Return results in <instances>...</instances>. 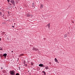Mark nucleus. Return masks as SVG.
<instances>
[{"instance_id":"nucleus-1","label":"nucleus","mask_w":75,"mask_h":75,"mask_svg":"<svg viewBox=\"0 0 75 75\" xmlns=\"http://www.w3.org/2000/svg\"><path fill=\"white\" fill-rule=\"evenodd\" d=\"M9 73L11 75H15L16 74V71L14 70H10L9 71Z\"/></svg>"},{"instance_id":"nucleus-2","label":"nucleus","mask_w":75,"mask_h":75,"mask_svg":"<svg viewBox=\"0 0 75 75\" xmlns=\"http://www.w3.org/2000/svg\"><path fill=\"white\" fill-rule=\"evenodd\" d=\"M10 2L13 4V6H15V1L13 0L10 1Z\"/></svg>"},{"instance_id":"nucleus-3","label":"nucleus","mask_w":75,"mask_h":75,"mask_svg":"<svg viewBox=\"0 0 75 75\" xmlns=\"http://www.w3.org/2000/svg\"><path fill=\"white\" fill-rule=\"evenodd\" d=\"M32 50H33V51H38V49H37L35 47H33L32 49Z\"/></svg>"},{"instance_id":"nucleus-4","label":"nucleus","mask_w":75,"mask_h":75,"mask_svg":"<svg viewBox=\"0 0 75 75\" xmlns=\"http://www.w3.org/2000/svg\"><path fill=\"white\" fill-rule=\"evenodd\" d=\"M48 27V28H50V23H48L46 26V27Z\"/></svg>"},{"instance_id":"nucleus-5","label":"nucleus","mask_w":75,"mask_h":75,"mask_svg":"<svg viewBox=\"0 0 75 75\" xmlns=\"http://www.w3.org/2000/svg\"><path fill=\"white\" fill-rule=\"evenodd\" d=\"M43 7H44V5L42 4H40V8H42Z\"/></svg>"},{"instance_id":"nucleus-6","label":"nucleus","mask_w":75,"mask_h":75,"mask_svg":"<svg viewBox=\"0 0 75 75\" xmlns=\"http://www.w3.org/2000/svg\"><path fill=\"white\" fill-rule=\"evenodd\" d=\"M54 61L55 62H57V63H59V62H58V60H57V58H55L54 59Z\"/></svg>"},{"instance_id":"nucleus-7","label":"nucleus","mask_w":75,"mask_h":75,"mask_svg":"<svg viewBox=\"0 0 75 75\" xmlns=\"http://www.w3.org/2000/svg\"><path fill=\"white\" fill-rule=\"evenodd\" d=\"M3 57H4L5 58H6V56H7V54H4L3 55Z\"/></svg>"},{"instance_id":"nucleus-8","label":"nucleus","mask_w":75,"mask_h":75,"mask_svg":"<svg viewBox=\"0 0 75 75\" xmlns=\"http://www.w3.org/2000/svg\"><path fill=\"white\" fill-rule=\"evenodd\" d=\"M39 67H42V66H43V64H40L39 65Z\"/></svg>"},{"instance_id":"nucleus-9","label":"nucleus","mask_w":75,"mask_h":75,"mask_svg":"<svg viewBox=\"0 0 75 75\" xmlns=\"http://www.w3.org/2000/svg\"><path fill=\"white\" fill-rule=\"evenodd\" d=\"M0 16H4V15L3 14H2V13H1V14H0Z\"/></svg>"},{"instance_id":"nucleus-10","label":"nucleus","mask_w":75,"mask_h":75,"mask_svg":"<svg viewBox=\"0 0 75 75\" xmlns=\"http://www.w3.org/2000/svg\"><path fill=\"white\" fill-rule=\"evenodd\" d=\"M42 72L43 73H44V75H46V74H45V71H42Z\"/></svg>"},{"instance_id":"nucleus-11","label":"nucleus","mask_w":75,"mask_h":75,"mask_svg":"<svg viewBox=\"0 0 75 75\" xmlns=\"http://www.w3.org/2000/svg\"><path fill=\"white\" fill-rule=\"evenodd\" d=\"M45 69H48V67H46Z\"/></svg>"},{"instance_id":"nucleus-12","label":"nucleus","mask_w":75,"mask_h":75,"mask_svg":"<svg viewBox=\"0 0 75 75\" xmlns=\"http://www.w3.org/2000/svg\"><path fill=\"white\" fill-rule=\"evenodd\" d=\"M5 34V32H3L2 33V35H4V34Z\"/></svg>"},{"instance_id":"nucleus-13","label":"nucleus","mask_w":75,"mask_h":75,"mask_svg":"<svg viewBox=\"0 0 75 75\" xmlns=\"http://www.w3.org/2000/svg\"><path fill=\"white\" fill-rule=\"evenodd\" d=\"M0 50H1V51H3L2 48L0 47Z\"/></svg>"},{"instance_id":"nucleus-14","label":"nucleus","mask_w":75,"mask_h":75,"mask_svg":"<svg viewBox=\"0 0 75 75\" xmlns=\"http://www.w3.org/2000/svg\"><path fill=\"white\" fill-rule=\"evenodd\" d=\"M24 65V66H26V67H27V64H25Z\"/></svg>"},{"instance_id":"nucleus-15","label":"nucleus","mask_w":75,"mask_h":75,"mask_svg":"<svg viewBox=\"0 0 75 75\" xmlns=\"http://www.w3.org/2000/svg\"><path fill=\"white\" fill-rule=\"evenodd\" d=\"M16 75H20V74H19V73H17L16 74Z\"/></svg>"},{"instance_id":"nucleus-16","label":"nucleus","mask_w":75,"mask_h":75,"mask_svg":"<svg viewBox=\"0 0 75 75\" xmlns=\"http://www.w3.org/2000/svg\"><path fill=\"white\" fill-rule=\"evenodd\" d=\"M67 37V35H64V37Z\"/></svg>"},{"instance_id":"nucleus-17","label":"nucleus","mask_w":75,"mask_h":75,"mask_svg":"<svg viewBox=\"0 0 75 75\" xmlns=\"http://www.w3.org/2000/svg\"><path fill=\"white\" fill-rule=\"evenodd\" d=\"M22 55H23V54H21L20 55V56H19V57H21V56H22Z\"/></svg>"},{"instance_id":"nucleus-18","label":"nucleus","mask_w":75,"mask_h":75,"mask_svg":"<svg viewBox=\"0 0 75 75\" xmlns=\"http://www.w3.org/2000/svg\"><path fill=\"white\" fill-rule=\"evenodd\" d=\"M32 4H33V6H34V3H33Z\"/></svg>"},{"instance_id":"nucleus-19","label":"nucleus","mask_w":75,"mask_h":75,"mask_svg":"<svg viewBox=\"0 0 75 75\" xmlns=\"http://www.w3.org/2000/svg\"><path fill=\"white\" fill-rule=\"evenodd\" d=\"M7 1L8 2V3H9V2H10V0H7Z\"/></svg>"},{"instance_id":"nucleus-20","label":"nucleus","mask_w":75,"mask_h":75,"mask_svg":"<svg viewBox=\"0 0 75 75\" xmlns=\"http://www.w3.org/2000/svg\"><path fill=\"white\" fill-rule=\"evenodd\" d=\"M10 4V6H11L12 5V4Z\"/></svg>"},{"instance_id":"nucleus-21","label":"nucleus","mask_w":75,"mask_h":75,"mask_svg":"<svg viewBox=\"0 0 75 75\" xmlns=\"http://www.w3.org/2000/svg\"><path fill=\"white\" fill-rule=\"evenodd\" d=\"M18 3V1H17L16 2V3Z\"/></svg>"},{"instance_id":"nucleus-22","label":"nucleus","mask_w":75,"mask_h":75,"mask_svg":"<svg viewBox=\"0 0 75 75\" xmlns=\"http://www.w3.org/2000/svg\"><path fill=\"white\" fill-rule=\"evenodd\" d=\"M72 23H74V21H72Z\"/></svg>"},{"instance_id":"nucleus-23","label":"nucleus","mask_w":75,"mask_h":75,"mask_svg":"<svg viewBox=\"0 0 75 75\" xmlns=\"http://www.w3.org/2000/svg\"><path fill=\"white\" fill-rule=\"evenodd\" d=\"M44 40H46V38H44Z\"/></svg>"},{"instance_id":"nucleus-24","label":"nucleus","mask_w":75,"mask_h":75,"mask_svg":"<svg viewBox=\"0 0 75 75\" xmlns=\"http://www.w3.org/2000/svg\"><path fill=\"white\" fill-rule=\"evenodd\" d=\"M42 67H44V65H43Z\"/></svg>"},{"instance_id":"nucleus-25","label":"nucleus","mask_w":75,"mask_h":75,"mask_svg":"<svg viewBox=\"0 0 75 75\" xmlns=\"http://www.w3.org/2000/svg\"><path fill=\"white\" fill-rule=\"evenodd\" d=\"M31 64H32V65H33V63H32Z\"/></svg>"},{"instance_id":"nucleus-26","label":"nucleus","mask_w":75,"mask_h":75,"mask_svg":"<svg viewBox=\"0 0 75 75\" xmlns=\"http://www.w3.org/2000/svg\"><path fill=\"white\" fill-rule=\"evenodd\" d=\"M12 27H13V28H14V26H12Z\"/></svg>"},{"instance_id":"nucleus-27","label":"nucleus","mask_w":75,"mask_h":75,"mask_svg":"<svg viewBox=\"0 0 75 75\" xmlns=\"http://www.w3.org/2000/svg\"><path fill=\"white\" fill-rule=\"evenodd\" d=\"M0 41H1V38H0Z\"/></svg>"},{"instance_id":"nucleus-28","label":"nucleus","mask_w":75,"mask_h":75,"mask_svg":"<svg viewBox=\"0 0 75 75\" xmlns=\"http://www.w3.org/2000/svg\"><path fill=\"white\" fill-rule=\"evenodd\" d=\"M5 35H6V34H5Z\"/></svg>"},{"instance_id":"nucleus-29","label":"nucleus","mask_w":75,"mask_h":75,"mask_svg":"<svg viewBox=\"0 0 75 75\" xmlns=\"http://www.w3.org/2000/svg\"><path fill=\"white\" fill-rule=\"evenodd\" d=\"M1 69H3V68H1Z\"/></svg>"},{"instance_id":"nucleus-30","label":"nucleus","mask_w":75,"mask_h":75,"mask_svg":"<svg viewBox=\"0 0 75 75\" xmlns=\"http://www.w3.org/2000/svg\"><path fill=\"white\" fill-rule=\"evenodd\" d=\"M19 68H20V67H19Z\"/></svg>"}]
</instances>
